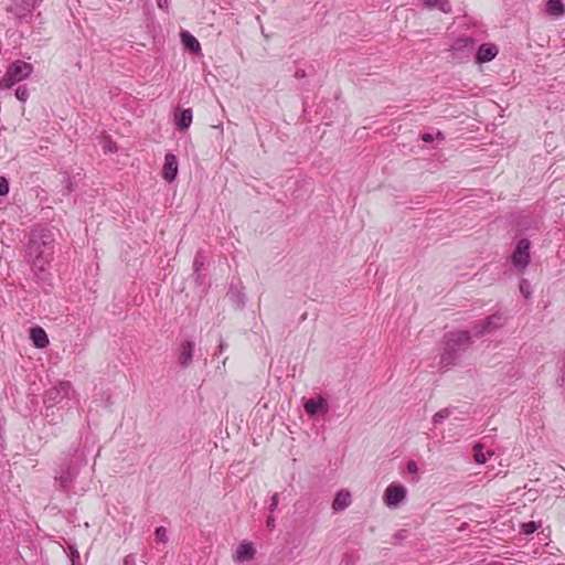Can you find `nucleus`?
Returning <instances> with one entry per match:
<instances>
[{
	"instance_id": "ea45409f",
	"label": "nucleus",
	"mask_w": 565,
	"mask_h": 565,
	"mask_svg": "<svg viewBox=\"0 0 565 565\" xmlns=\"http://www.w3.org/2000/svg\"><path fill=\"white\" fill-rule=\"evenodd\" d=\"M437 138H439V139H444V135H443L440 131H438V132H437Z\"/></svg>"
},
{
	"instance_id": "f257e3e1",
	"label": "nucleus",
	"mask_w": 565,
	"mask_h": 565,
	"mask_svg": "<svg viewBox=\"0 0 565 565\" xmlns=\"http://www.w3.org/2000/svg\"><path fill=\"white\" fill-rule=\"evenodd\" d=\"M54 254V237L50 230L35 227L30 232L26 244L28 262L38 280L47 281L50 263Z\"/></svg>"
},
{
	"instance_id": "f8f14e48",
	"label": "nucleus",
	"mask_w": 565,
	"mask_h": 565,
	"mask_svg": "<svg viewBox=\"0 0 565 565\" xmlns=\"http://www.w3.org/2000/svg\"><path fill=\"white\" fill-rule=\"evenodd\" d=\"M498 54V49L494 45H480L476 55V61L479 64L490 62Z\"/></svg>"
},
{
	"instance_id": "c85d7f7f",
	"label": "nucleus",
	"mask_w": 565,
	"mask_h": 565,
	"mask_svg": "<svg viewBox=\"0 0 565 565\" xmlns=\"http://www.w3.org/2000/svg\"><path fill=\"white\" fill-rule=\"evenodd\" d=\"M473 330H475L477 335H482L484 333H489L488 329L486 328L484 322L476 323L473 326Z\"/></svg>"
},
{
	"instance_id": "b1692460",
	"label": "nucleus",
	"mask_w": 565,
	"mask_h": 565,
	"mask_svg": "<svg viewBox=\"0 0 565 565\" xmlns=\"http://www.w3.org/2000/svg\"><path fill=\"white\" fill-rule=\"evenodd\" d=\"M519 288H520V292L524 296V298H529L531 296L532 289H531V285L527 281V279L522 278L520 280Z\"/></svg>"
},
{
	"instance_id": "a211bd4d",
	"label": "nucleus",
	"mask_w": 565,
	"mask_h": 565,
	"mask_svg": "<svg viewBox=\"0 0 565 565\" xmlns=\"http://www.w3.org/2000/svg\"><path fill=\"white\" fill-rule=\"evenodd\" d=\"M424 6L428 9H439L444 13L451 12V4L449 0H422Z\"/></svg>"
},
{
	"instance_id": "e433bc0d",
	"label": "nucleus",
	"mask_w": 565,
	"mask_h": 565,
	"mask_svg": "<svg viewBox=\"0 0 565 565\" xmlns=\"http://www.w3.org/2000/svg\"><path fill=\"white\" fill-rule=\"evenodd\" d=\"M422 140L425 141V142H431L434 140V137L430 134H424L422 136Z\"/></svg>"
},
{
	"instance_id": "0eeeda50",
	"label": "nucleus",
	"mask_w": 565,
	"mask_h": 565,
	"mask_svg": "<svg viewBox=\"0 0 565 565\" xmlns=\"http://www.w3.org/2000/svg\"><path fill=\"white\" fill-rule=\"evenodd\" d=\"M178 174V160L173 153H167L164 157V164L162 177L166 181L172 182Z\"/></svg>"
},
{
	"instance_id": "c9c22d12",
	"label": "nucleus",
	"mask_w": 565,
	"mask_h": 565,
	"mask_svg": "<svg viewBox=\"0 0 565 565\" xmlns=\"http://www.w3.org/2000/svg\"><path fill=\"white\" fill-rule=\"evenodd\" d=\"M124 565H135V559L131 555H128L124 559Z\"/></svg>"
},
{
	"instance_id": "f03ea898",
	"label": "nucleus",
	"mask_w": 565,
	"mask_h": 565,
	"mask_svg": "<svg viewBox=\"0 0 565 565\" xmlns=\"http://www.w3.org/2000/svg\"><path fill=\"white\" fill-rule=\"evenodd\" d=\"M471 344V335L468 331H450L443 337V352L440 354V365L451 367L457 364L462 354Z\"/></svg>"
},
{
	"instance_id": "4468645a",
	"label": "nucleus",
	"mask_w": 565,
	"mask_h": 565,
	"mask_svg": "<svg viewBox=\"0 0 565 565\" xmlns=\"http://www.w3.org/2000/svg\"><path fill=\"white\" fill-rule=\"evenodd\" d=\"M351 504V494L347 490H341L337 493L333 502L332 509L334 511H342L347 509Z\"/></svg>"
},
{
	"instance_id": "cd10ccee",
	"label": "nucleus",
	"mask_w": 565,
	"mask_h": 565,
	"mask_svg": "<svg viewBox=\"0 0 565 565\" xmlns=\"http://www.w3.org/2000/svg\"><path fill=\"white\" fill-rule=\"evenodd\" d=\"M9 192V182L4 177H0V195H6Z\"/></svg>"
},
{
	"instance_id": "f3484780",
	"label": "nucleus",
	"mask_w": 565,
	"mask_h": 565,
	"mask_svg": "<svg viewBox=\"0 0 565 565\" xmlns=\"http://www.w3.org/2000/svg\"><path fill=\"white\" fill-rule=\"evenodd\" d=\"M175 124L179 130H186L192 124V110L183 109L177 117Z\"/></svg>"
},
{
	"instance_id": "6e6552de",
	"label": "nucleus",
	"mask_w": 565,
	"mask_h": 565,
	"mask_svg": "<svg viewBox=\"0 0 565 565\" xmlns=\"http://www.w3.org/2000/svg\"><path fill=\"white\" fill-rule=\"evenodd\" d=\"M36 2L38 0H21V3L14 1V3L8 8V11L13 13L17 18L22 19L34 9Z\"/></svg>"
},
{
	"instance_id": "9d476101",
	"label": "nucleus",
	"mask_w": 565,
	"mask_h": 565,
	"mask_svg": "<svg viewBox=\"0 0 565 565\" xmlns=\"http://www.w3.org/2000/svg\"><path fill=\"white\" fill-rule=\"evenodd\" d=\"M476 45L477 42L472 38H459L454 42L451 51L454 54L462 53L463 55H468L476 49Z\"/></svg>"
},
{
	"instance_id": "72a5a7b5",
	"label": "nucleus",
	"mask_w": 565,
	"mask_h": 565,
	"mask_svg": "<svg viewBox=\"0 0 565 565\" xmlns=\"http://www.w3.org/2000/svg\"><path fill=\"white\" fill-rule=\"evenodd\" d=\"M70 481H71V476H70V475H67V476H62V477L60 478L61 487H62L63 489H65V488L67 487V484H68V482H70Z\"/></svg>"
},
{
	"instance_id": "473e14b6",
	"label": "nucleus",
	"mask_w": 565,
	"mask_h": 565,
	"mask_svg": "<svg viewBox=\"0 0 565 565\" xmlns=\"http://www.w3.org/2000/svg\"><path fill=\"white\" fill-rule=\"evenodd\" d=\"M266 526L268 527V530H274L276 527V520L274 516L269 515L266 520Z\"/></svg>"
},
{
	"instance_id": "4c0bfd02",
	"label": "nucleus",
	"mask_w": 565,
	"mask_h": 565,
	"mask_svg": "<svg viewBox=\"0 0 565 565\" xmlns=\"http://www.w3.org/2000/svg\"><path fill=\"white\" fill-rule=\"evenodd\" d=\"M226 347H227L226 343L221 341L218 347H217V352L216 353L221 354L226 349Z\"/></svg>"
},
{
	"instance_id": "4be33fe9",
	"label": "nucleus",
	"mask_w": 565,
	"mask_h": 565,
	"mask_svg": "<svg viewBox=\"0 0 565 565\" xmlns=\"http://www.w3.org/2000/svg\"><path fill=\"white\" fill-rule=\"evenodd\" d=\"M473 458L478 463H484L487 461V456L483 452V446L481 444H476L473 447Z\"/></svg>"
},
{
	"instance_id": "20e7f679",
	"label": "nucleus",
	"mask_w": 565,
	"mask_h": 565,
	"mask_svg": "<svg viewBox=\"0 0 565 565\" xmlns=\"http://www.w3.org/2000/svg\"><path fill=\"white\" fill-rule=\"evenodd\" d=\"M530 248V241L522 238L518 242L516 247L511 256L513 266L521 271L524 270L531 262Z\"/></svg>"
},
{
	"instance_id": "2eb2a0df",
	"label": "nucleus",
	"mask_w": 565,
	"mask_h": 565,
	"mask_svg": "<svg viewBox=\"0 0 565 565\" xmlns=\"http://www.w3.org/2000/svg\"><path fill=\"white\" fill-rule=\"evenodd\" d=\"M181 40L184 47L188 49L191 53H199L201 51L200 42L188 31L181 32Z\"/></svg>"
},
{
	"instance_id": "f704fd0d",
	"label": "nucleus",
	"mask_w": 565,
	"mask_h": 565,
	"mask_svg": "<svg viewBox=\"0 0 565 565\" xmlns=\"http://www.w3.org/2000/svg\"><path fill=\"white\" fill-rule=\"evenodd\" d=\"M157 4L161 10H168L169 0H157Z\"/></svg>"
},
{
	"instance_id": "7c9ffc66",
	"label": "nucleus",
	"mask_w": 565,
	"mask_h": 565,
	"mask_svg": "<svg viewBox=\"0 0 565 565\" xmlns=\"http://www.w3.org/2000/svg\"><path fill=\"white\" fill-rule=\"evenodd\" d=\"M104 149L108 152H116L117 151V146L115 142L113 141H107L105 142L104 145Z\"/></svg>"
},
{
	"instance_id": "6ab92c4d",
	"label": "nucleus",
	"mask_w": 565,
	"mask_h": 565,
	"mask_svg": "<svg viewBox=\"0 0 565 565\" xmlns=\"http://www.w3.org/2000/svg\"><path fill=\"white\" fill-rule=\"evenodd\" d=\"M489 332L501 328L504 324V317L501 313H493L483 321Z\"/></svg>"
},
{
	"instance_id": "bb28decb",
	"label": "nucleus",
	"mask_w": 565,
	"mask_h": 565,
	"mask_svg": "<svg viewBox=\"0 0 565 565\" xmlns=\"http://www.w3.org/2000/svg\"><path fill=\"white\" fill-rule=\"evenodd\" d=\"M536 529H537V525L533 521L524 523L522 525V531L525 534H532V533H534L536 531Z\"/></svg>"
},
{
	"instance_id": "393cba45",
	"label": "nucleus",
	"mask_w": 565,
	"mask_h": 565,
	"mask_svg": "<svg viewBox=\"0 0 565 565\" xmlns=\"http://www.w3.org/2000/svg\"><path fill=\"white\" fill-rule=\"evenodd\" d=\"M17 99H19L20 102H26L29 96H30V93H29V89L26 86H19L17 89H15V93H14Z\"/></svg>"
},
{
	"instance_id": "a878e982",
	"label": "nucleus",
	"mask_w": 565,
	"mask_h": 565,
	"mask_svg": "<svg viewBox=\"0 0 565 565\" xmlns=\"http://www.w3.org/2000/svg\"><path fill=\"white\" fill-rule=\"evenodd\" d=\"M156 537L159 542L166 543L168 541L167 530L163 526L157 527Z\"/></svg>"
},
{
	"instance_id": "412c9836",
	"label": "nucleus",
	"mask_w": 565,
	"mask_h": 565,
	"mask_svg": "<svg viewBox=\"0 0 565 565\" xmlns=\"http://www.w3.org/2000/svg\"><path fill=\"white\" fill-rule=\"evenodd\" d=\"M204 263H205L204 253L202 250H198V253L194 257V260H193V269H194L198 280L201 277L200 271L204 267Z\"/></svg>"
},
{
	"instance_id": "58836bf2",
	"label": "nucleus",
	"mask_w": 565,
	"mask_h": 565,
	"mask_svg": "<svg viewBox=\"0 0 565 565\" xmlns=\"http://www.w3.org/2000/svg\"><path fill=\"white\" fill-rule=\"evenodd\" d=\"M295 75H296L297 78H301V77L305 76V72L301 71V70H298Z\"/></svg>"
},
{
	"instance_id": "39448f33",
	"label": "nucleus",
	"mask_w": 565,
	"mask_h": 565,
	"mask_svg": "<svg viewBox=\"0 0 565 565\" xmlns=\"http://www.w3.org/2000/svg\"><path fill=\"white\" fill-rule=\"evenodd\" d=\"M72 391L70 382H60L58 385L46 391L45 402L51 404L60 403L62 399L70 397Z\"/></svg>"
},
{
	"instance_id": "5701e85b",
	"label": "nucleus",
	"mask_w": 565,
	"mask_h": 565,
	"mask_svg": "<svg viewBox=\"0 0 565 565\" xmlns=\"http://www.w3.org/2000/svg\"><path fill=\"white\" fill-rule=\"evenodd\" d=\"M451 415V409L450 408H443L440 411H438L434 416H433V423L435 425H438V424H441L445 419H447L449 416Z\"/></svg>"
},
{
	"instance_id": "9b49d317",
	"label": "nucleus",
	"mask_w": 565,
	"mask_h": 565,
	"mask_svg": "<svg viewBox=\"0 0 565 565\" xmlns=\"http://www.w3.org/2000/svg\"><path fill=\"white\" fill-rule=\"evenodd\" d=\"M303 408L309 416H315L318 412H328V402L322 396L310 398L305 403Z\"/></svg>"
},
{
	"instance_id": "ddd939ff",
	"label": "nucleus",
	"mask_w": 565,
	"mask_h": 565,
	"mask_svg": "<svg viewBox=\"0 0 565 565\" xmlns=\"http://www.w3.org/2000/svg\"><path fill=\"white\" fill-rule=\"evenodd\" d=\"M30 337L34 345L39 349H44L50 343L46 332L41 327L32 328L30 331Z\"/></svg>"
},
{
	"instance_id": "c756f323",
	"label": "nucleus",
	"mask_w": 565,
	"mask_h": 565,
	"mask_svg": "<svg viewBox=\"0 0 565 565\" xmlns=\"http://www.w3.org/2000/svg\"><path fill=\"white\" fill-rule=\"evenodd\" d=\"M278 502H279V494L278 493H274L270 498V504H269V512H274L277 507H278Z\"/></svg>"
},
{
	"instance_id": "dca6fc26",
	"label": "nucleus",
	"mask_w": 565,
	"mask_h": 565,
	"mask_svg": "<svg viewBox=\"0 0 565 565\" xmlns=\"http://www.w3.org/2000/svg\"><path fill=\"white\" fill-rule=\"evenodd\" d=\"M255 555V548L249 543H243L238 546L236 554H235V561L237 562H244L254 558Z\"/></svg>"
},
{
	"instance_id": "2f4dec72",
	"label": "nucleus",
	"mask_w": 565,
	"mask_h": 565,
	"mask_svg": "<svg viewBox=\"0 0 565 565\" xmlns=\"http://www.w3.org/2000/svg\"><path fill=\"white\" fill-rule=\"evenodd\" d=\"M407 471L409 473H417L418 472V467H417V463L413 460L408 461L407 463Z\"/></svg>"
},
{
	"instance_id": "423d86ee",
	"label": "nucleus",
	"mask_w": 565,
	"mask_h": 565,
	"mask_svg": "<svg viewBox=\"0 0 565 565\" xmlns=\"http://www.w3.org/2000/svg\"><path fill=\"white\" fill-rule=\"evenodd\" d=\"M406 488L401 484H390L384 493L385 504L390 508H396L406 498Z\"/></svg>"
},
{
	"instance_id": "aec40b11",
	"label": "nucleus",
	"mask_w": 565,
	"mask_h": 565,
	"mask_svg": "<svg viewBox=\"0 0 565 565\" xmlns=\"http://www.w3.org/2000/svg\"><path fill=\"white\" fill-rule=\"evenodd\" d=\"M546 12L548 14L559 17L565 12V6L562 0H548L546 2Z\"/></svg>"
},
{
	"instance_id": "7ed1b4c3",
	"label": "nucleus",
	"mask_w": 565,
	"mask_h": 565,
	"mask_svg": "<svg viewBox=\"0 0 565 565\" xmlns=\"http://www.w3.org/2000/svg\"><path fill=\"white\" fill-rule=\"evenodd\" d=\"M33 72V65L24 61H15L11 63L0 79V88H11L15 84L26 79Z\"/></svg>"
},
{
	"instance_id": "1a4fd4ad",
	"label": "nucleus",
	"mask_w": 565,
	"mask_h": 565,
	"mask_svg": "<svg viewBox=\"0 0 565 565\" xmlns=\"http://www.w3.org/2000/svg\"><path fill=\"white\" fill-rule=\"evenodd\" d=\"M194 352V343L185 340L180 345L179 365L183 369L188 367L192 363Z\"/></svg>"
}]
</instances>
